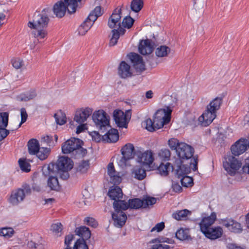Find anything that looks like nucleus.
Returning <instances> with one entry per match:
<instances>
[{
	"label": "nucleus",
	"instance_id": "nucleus-24",
	"mask_svg": "<svg viewBox=\"0 0 249 249\" xmlns=\"http://www.w3.org/2000/svg\"><path fill=\"white\" fill-rule=\"evenodd\" d=\"M139 51L142 55L150 54L153 50V47L151 45L149 39L142 40L139 45Z\"/></svg>",
	"mask_w": 249,
	"mask_h": 249
},
{
	"label": "nucleus",
	"instance_id": "nucleus-21",
	"mask_svg": "<svg viewBox=\"0 0 249 249\" xmlns=\"http://www.w3.org/2000/svg\"><path fill=\"white\" fill-rule=\"evenodd\" d=\"M223 226L233 232H240L242 231L241 224L232 219L226 218L222 220Z\"/></svg>",
	"mask_w": 249,
	"mask_h": 249
},
{
	"label": "nucleus",
	"instance_id": "nucleus-12",
	"mask_svg": "<svg viewBox=\"0 0 249 249\" xmlns=\"http://www.w3.org/2000/svg\"><path fill=\"white\" fill-rule=\"evenodd\" d=\"M42 172L44 176L49 177L47 182L48 187L52 190H58L60 188L57 178L58 174L48 170L46 166L43 167Z\"/></svg>",
	"mask_w": 249,
	"mask_h": 249
},
{
	"label": "nucleus",
	"instance_id": "nucleus-33",
	"mask_svg": "<svg viewBox=\"0 0 249 249\" xmlns=\"http://www.w3.org/2000/svg\"><path fill=\"white\" fill-rule=\"evenodd\" d=\"M28 152L30 155H35L40 148L38 141L35 139H32L28 142Z\"/></svg>",
	"mask_w": 249,
	"mask_h": 249
},
{
	"label": "nucleus",
	"instance_id": "nucleus-29",
	"mask_svg": "<svg viewBox=\"0 0 249 249\" xmlns=\"http://www.w3.org/2000/svg\"><path fill=\"white\" fill-rule=\"evenodd\" d=\"M118 139V131L117 129L114 128L107 130V132L102 136L103 141L107 142H115Z\"/></svg>",
	"mask_w": 249,
	"mask_h": 249
},
{
	"label": "nucleus",
	"instance_id": "nucleus-2",
	"mask_svg": "<svg viewBox=\"0 0 249 249\" xmlns=\"http://www.w3.org/2000/svg\"><path fill=\"white\" fill-rule=\"evenodd\" d=\"M176 153L179 160L191 159L190 164L193 170L196 171L197 169L198 156H193L194 153L193 147L184 142H180Z\"/></svg>",
	"mask_w": 249,
	"mask_h": 249
},
{
	"label": "nucleus",
	"instance_id": "nucleus-56",
	"mask_svg": "<svg viewBox=\"0 0 249 249\" xmlns=\"http://www.w3.org/2000/svg\"><path fill=\"white\" fill-rule=\"evenodd\" d=\"M134 20L130 16H126L122 21V25L124 28H130L134 24Z\"/></svg>",
	"mask_w": 249,
	"mask_h": 249
},
{
	"label": "nucleus",
	"instance_id": "nucleus-23",
	"mask_svg": "<svg viewBox=\"0 0 249 249\" xmlns=\"http://www.w3.org/2000/svg\"><path fill=\"white\" fill-rule=\"evenodd\" d=\"M170 240L167 239L166 240H163L162 238H158L151 240L147 243L148 247L150 249H169L170 246L167 245H162L160 243L162 242H167L170 243Z\"/></svg>",
	"mask_w": 249,
	"mask_h": 249
},
{
	"label": "nucleus",
	"instance_id": "nucleus-41",
	"mask_svg": "<svg viewBox=\"0 0 249 249\" xmlns=\"http://www.w3.org/2000/svg\"><path fill=\"white\" fill-rule=\"evenodd\" d=\"M143 5V0H132L131 2V9L136 12H139L141 10Z\"/></svg>",
	"mask_w": 249,
	"mask_h": 249
},
{
	"label": "nucleus",
	"instance_id": "nucleus-27",
	"mask_svg": "<svg viewBox=\"0 0 249 249\" xmlns=\"http://www.w3.org/2000/svg\"><path fill=\"white\" fill-rule=\"evenodd\" d=\"M118 74L122 78L131 77L132 73L130 66L125 61H122L118 68Z\"/></svg>",
	"mask_w": 249,
	"mask_h": 249
},
{
	"label": "nucleus",
	"instance_id": "nucleus-14",
	"mask_svg": "<svg viewBox=\"0 0 249 249\" xmlns=\"http://www.w3.org/2000/svg\"><path fill=\"white\" fill-rule=\"evenodd\" d=\"M249 147V141L246 139H240L231 146L232 155L238 156L245 152Z\"/></svg>",
	"mask_w": 249,
	"mask_h": 249
},
{
	"label": "nucleus",
	"instance_id": "nucleus-55",
	"mask_svg": "<svg viewBox=\"0 0 249 249\" xmlns=\"http://www.w3.org/2000/svg\"><path fill=\"white\" fill-rule=\"evenodd\" d=\"M73 249H89L86 241L83 239H77L75 243Z\"/></svg>",
	"mask_w": 249,
	"mask_h": 249
},
{
	"label": "nucleus",
	"instance_id": "nucleus-48",
	"mask_svg": "<svg viewBox=\"0 0 249 249\" xmlns=\"http://www.w3.org/2000/svg\"><path fill=\"white\" fill-rule=\"evenodd\" d=\"M159 156L162 160H168L171 156L170 151L167 148L161 149L159 152Z\"/></svg>",
	"mask_w": 249,
	"mask_h": 249
},
{
	"label": "nucleus",
	"instance_id": "nucleus-38",
	"mask_svg": "<svg viewBox=\"0 0 249 249\" xmlns=\"http://www.w3.org/2000/svg\"><path fill=\"white\" fill-rule=\"evenodd\" d=\"M51 153V149L47 147H40L39 150L37 151V153L35 154L36 157L41 160H46Z\"/></svg>",
	"mask_w": 249,
	"mask_h": 249
},
{
	"label": "nucleus",
	"instance_id": "nucleus-16",
	"mask_svg": "<svg viewBox=\"0 0 249 249\" xmlns=\"http://www.w3.org/2000/svg\"><path fill=\"white\" fill-rule=\"evenodd\" d=\"M93 110L90 107L81 108L76 110L74 117V121L78 124H83L90 116Z\"/></svg>",
	"mask_w": 249,
	"mask_h": 249
},
{
	"label": "nucleus",
	"instance_id": "nucleus-49",
	"mask_svg": "<svg viewBox=\"0 0 249 249\" xmlns=\"http://www.w3.org/2000/svg\"><path fill=\"white\" fill-rule=\"evenodd\" d=\"M144 124H145V128L149 131L152 132L157 129L154 120L152 121L150 118L147 119L144 121Z\"/></svg>",
	"mask_w": 249,
	"mask_h": 249
},
{
	"label": "nucleus",
	"instance_id": "nucleus-25",
	"mask_svg": "<svg viewBox=\"0 0 249 249\" xmlns=\"http://www.w3.org/2000/svg\"><path fill=\"white\" fill-rule=\"evenodd\" d=\"M177 168L176 169V174L178 178H180L185 175H187L191 171V165L188 166L187 165L182 164V161L177 160Z\"/></svg>",
	"mask_w": 249,
	"mask_h": 249
},
{
	"label": "nucleus",
	"instance_id": "nucleus-19",
	"mask_svg": "<svg viewBox=\"0 0 249 249\" xmlns=\"http://www.w3.org/2000/svg\"><path fill=\"white\" fill-rule=\"evenodd\" d=\"M108 196L110 199L114 200L113 203V206L114 208V204L115 202H118L122 201L120 200V199L122 198L123 193L122 189L119 187L114 185L110 187L109 189Z\"/></svg>",
	"mask_w": 249,
	"mask_h": 249
},
{
	"label": "nucleus",
	"instance_id": "nucleus-4",
	"mask_svg": "<svg viewBox=\"0 0 249 249\" xmlns=\"http://www.w3.org/2000/svg\"><path fill=\"white\" fill-rule=\"evenodd\" d=\"M82 141L79 139L72 138L65 142L62 145V151L64 154L75 152L83 157L87 153V150L82 147Z\"/></svg>",
	"mask_w": 249,
	"mask_h": 249
},
{
	"label": "nucleus",
	"instance_id": "nucleus-18",
	"mask_svg": "<svg viewBox=\"0 0 249 249\" xmlns=\"http://www.w3.org/2000/svg\"><path fill=\"white\" fill-rule=\"evenodd\" d=\"M216 112L207 107L205 111L199 117V121L204 126L209 125L216 117Z\"/></svg>",
	"mask_w": 249,
	"mask_h": 249
},
{
	"label": "nucleus",
	"instance_id": "nucleus-6",
	"mask_svg": "<svg viewBox=\"0 0 249 249\" xmlns=\"http://www.w3.org/2000/svg\"><path fill=\"white\" fill-rule=\"evenodd\" d=\"M71 160L65 156L59 157L56 163H51L46 166L49 170L53 171L57 174L61 171H69L73 167Z\"/></svg>",
	"mask_w": 249,
	"mask_h": 249
},
{
	"label": "nucleus",
	"instance_id": "nucleus-30",
	"mask_svg": "<svg viewBox=\"0 0 249 249\" xmlns=\"http://www.w3.org/2000/svg\"><path fill=\"white\" fill-rule=\"evenodd\" d=\"M36 95V90L32 89L26 92L18 95L16 96V99L18 101L27 102L34 99Z\"/></svg>",
	"mask_w": 249,
	"mask_h": 249
},
{
	"label": "nucleus",
	"instance_id": "nucleus-60",
	"mask_svg": "<svg viewBox=\"0 0 249 249\" xmlns=\"http://www.w3.org/2000/svg\"><path fill=\"white\" fill-rule=\"evenodd\" d=\"M51 230L55 233H59L62 230V225L60 223L53 224L51 226Z\"/></svg>",
	"mask_w": 249,
	"mask_h": 249
},
{
	"label": "nucleus",
	"instance_id": "nucleus-57",
	"mask_svg": "<svg viewBox=\"0 0 249 249\" xmlns=\"http://www.w3.org/2000/svg\"><path fill=\"white\" fill-rule=\"evenodd\" d=\"M20 116H21V122L16 128V129H18L19 128L22 124L25 123L28 118V114L25 108H21L20 109Z\"/></svg>",
	"mask_w": 249,
	"mask_h": 249
},
{
	"label": "nucleus",
	"instance_id": "nucleus-9",
	"mask_svg": "<svg viewBox=\"0 0 249 249\" xmlns=\"http://www.w3.org/2000/svg\"><path fill=\"white\" fill-rule=\"evenodd\" d=\"M172 110L168 108L166 110L165 109L158 110L154 116V121L157 129L161 128L164 124H168L171 119Z\"/></svg>",
	"mask_w": 249,
	"mask_h": 249
},
{
	"label": "nucleus",
	"instance_id": "nucleus-59",
	"mask_svg": "<svg viewBox=\"0 0 249 249\" xmlns=\"http://www.w3.org/2000/svg\"><path fill=\"white\" fill-rule=\"evenodd\" d=\"M13 66L16 69H20L23 65V61L20 58H17L12 60Z\"/></svg>",
	"mask_w": 249,
	"mask_h": 249
},
{
	"label": "nucleus",
	"instance_id": "nucleus-1",
	"mask_svg": "<svg viewBox=\"0 0 249 249\" xmlns=\"http://www.w3.org/2000/svg\"><path fill=\"white\" fill-rule=\"evenodd\" d=\"M48 10V9H44L40 13H35L33 20L28 23V27L33 29L32 35L38 41L45 38L48 35L47 28L50 19L49 15L46 12Z\"/></svg>",
	"mask_w": 249,
	"mask_h": 249
},
{
	"label": "nucleus",
	"instance_id": "nucleus-11",
	"mask_svg": "<svg viewBox=\"0 0 249 249\" xmlns=\"http://www.w3.org/2000/svg\"><path fill=\"white\" fill-rule=\"evenodd\" d=\"M142 200L139 198L130 199L128 201V203L124 200L115 202L114 204V209H118V208H121L122 210H126L128 208L138 209L142 207Z\"/></svg>",
	"mask_w": 249,
	"mask_h": 249
},
{
	"label": "nucleus",
	"instance_id": "nucleus-3",
	"mask_svg": "<svg viewBox=\"0 0 249 249\" xmlns=\"http://www.w3.org/2000/svg\"><path fill=\"white\" fill-rule=\"evenodd\" d=\"M103 13L101 6H96L78 28L80 35L83 36L91 28L97 18Z\"/></svg>",
	"mask_w": 249,
	"mask_h": 249
},
{
	"label": "nucleus",
	"instance_id": "nucleus-52",
	"mask_svg": "<svg viewBox=\"0 0 249 249\" xmlns=\"http://www.w3.org/2000/svg\"><path fill=\"white\" fill-rule=\"evenodd\" d=\"M180 178V182L183 186L187 187L189 186H192L193 184V180L192 178L185 175Z\"/></svg>",
	"mask_w": 249,
	"mask_h": 249
},
{
	"label": "nucleus",
	"instance_id": "nucleus-13",
	"mask_svg": "<svg viewBox=\"0 0 249 249\" xmlns=\"http://www.w3.org/2000/svg\"><path fill=\"white\" fill-rule=\"evenodd\" d=\"M138 162L142 165L149 166L153 162L154 158L151 150L144 152L137 151L135 153Z\"/></svg>",
	"mask_w": 249,
	"mask_h": 249
},
{
	"label": "nucleus",
	"instance_id": "nucleus-15",
	"mask_svg": "<svg viewBox=\"0 0 249 249\" xmlns=\"http://www.w3.org/2000/svg\"><path fill=\"white\" fill-rule=\"evenodd\" d=\"M128 56L137 72H141L145 70V64L142 56L135 53H131Z\"/></svg>",
	"mask_w": 249,
	"mask_h": 249
},
{
	"label": "nucleus",
	"instance_id": "nucleus-46",
	"mask_svg": "<svg viewBox=\"0 0 249 249\" xmlns=\"http://www.w3.org/2000/svg\"><path fill=\"white\" fill-rule=\"evenodd\" d=\"M9 114L4 112L0 113V127L5 128L8 125Z\"/></svg>",
	"mask_w": 249,
	"mask_h": 249
},
{
	"label": "nucleus",
	"instance_id": "nucleus-28",
	"mask_svg": "<svg viewBox=\"0 0 249 249\" xmlns=\"http://www.w3.org/2000/svg\"><path fill=\"white\" fill-rule=\"evenodd\" d=\"M67 10V5H66L65 1H63L60 0L56 3L53 8L54 14L58 18L63 17Z\"/></svg>",
	"mask_w": 249,
	"mask_h": 249
},
{
	"label": "nucleus",
	"instance_id": "nucleus-35",
	"mask_svg": "<svg viewBox=\"0 0 249 249\" xmlns=\"http://www.w3.org/2000/svg\"><path fill=\"white\" fill-rule=\"evenodd\" d=\"M171 49L165 45H161L157 47L155 50V54L159 57L167 56L170 53Z\"/></svg>",
	"mask_w": 249,
	"mask_h": 249
},
{
	"label": "nucleus",
	"instance_id": "nucleus-31",
	"mask_svg": "<svg viewBox=\"0 0 249 249\" xmlns=\"http://www.w3.org/2000/svg\"><path fill=\"white\" fill-rule=\"evenodd\" d=\"M76 234L81 238L79 239H83L85 241L90 237L91 233L89 229L86 226H80L75 229Z\"/></svg>",
	"mask_w": 249,
	"mask_h": 249
},
{
	"label": "nucleus",
	"instance_id": "nucleus-58",
	"mask_svg": "<svg viewBox=\"0 0 249 249\" xmlns=\"http://www.w3.org/2000/svg\"><path fill=\"white\" fill-rule=\"evenodd\" d=\"M84 223L87 225L95 228L97 226L98 224L95 219L92 217H87L84 219Z\"/></svg>",
	"mask_w": 249,
	"mask_h": 249
},
{
	"label": "nucleus",
	"instance_id": "nucleus-20",
	"mask_svg": "<svg viewBox=\"0 0 249 249\" xmlns=\"http://www.w3.org/2000/svg\"><path fill=\"white\" fill-rule=\"evenodd\" d=\"M216 218V215L214 213L209 216L203 218L199 224L201 231L203 233L212 228L211 226L215 222Z\"/></svg>",
	"mask_w": 249,
	"mask_h": 249
},
{
	"label": "nucleus",
	"instance_id": "nucleus-32",
	"mask_svg": "<svg viewBox=\"0 0 249 249\" xmlns=\"http://www.w3.org/2000/svg\"><path fill=\"white\" fill-rule=\"evenodd\" d=\"M134 150L133 145L128 143L122 148L121 151L122 155L125 156L126 158L131 159L133 158L134 154H135L136 152H134Z\"/></svg>",
	"mask_w": 249,
	"mask_h": 249
},
{
	"label": "nucleus",
	"instance_id": "nucleus-40",
	"mask_svg": "<svg viewBox=\"0 0 249 249\" xmlns=\"http://www.w3.org/2000/svg\"><path fill=\"white\" fill-rule=\"evenodd\" d=\"M176 237L180 240H185L190 238L189 231L188 229H183L182 228L178 230L176 232Z\"/></svg>",
	"mask_w": 249,
	"mask_h": 249
},
{
	"label": "nucleus",
	"instance_id": "nucleus-36",
	"mask_svg": "<svg viewBox=\"0 0 249 249\" xmlns=\"http://www.w3.org/2000/svg\"><path fill=\"white\" fill-rule=\"evenodd\" d=\"M191 212L187 210L184 209L177 211L172 214L173 217L177 220H182L186 218L188 215H190Z\"/></svg>",
	"mask_w": 249,
	"mask_h": 249
},
{
	"label": "nucleus",
	"instance_id": "nucleus-8",
	"mask_svg": "<svg viewBox=\"0 0 249 249\" xmlns=\"http://www.w3.org/2000/svg\"><path fill=\"white\" fill-rule=\"evenodd\" d=\"M31 193V189L28 184H24L21 188L13 191L9 199V202L13 205H17L24 199L26 195Z\"/></svg>",
	"mask_w": 249,
	"mask_h": 249
},
{
	"label": "nucleus",
	"instance_id": "nucleus-43",
	"mask_svg": "<svg viewBox=\"0 0 249 249\" xmlns=\"http://www.w3.org/2000/svg\"><path fill=\"white\" fill-rule=\"evenodd\" d=\"M15 231L10 227H4L0 229V236H4L6 238H9L13 236Z\"/></svg>",
	"mask_w": 249,
	"mask_h": 249
},
{
	"label": "nucleus",
	"instance_id": "nucleus-61",
	"mask_svg": "<svg viewBox=\"0 0 249 249\" xmlns=\"http://www.w3.org/2000/svg\"><path fill=\"white\" fill-rule=\"evenodd\" d=\"M42 142H46L47 145L49 146H53L54 145L53 142V137L50 136H45L42 138L41 139Z\"/></svg>",
	"mask_w": 249,
	"mask_h": 249
},
{
	"label": "nucleus",
	"instance_id": "nucleus-62",
	"mask_svg": "<svg viewBox=\"0 0 249 249\" xmlns=\"http://www.w3.org/2000/svg\"><path fill=\"white\" fill-rule=\"evenodd\" d=\"M172 189L176 193H180L182 191V188L178 182H172Z\"/></svg>",
	"mask_w": 249,
	"mask_h": 249
},
{
	"label": "nucleus",
	"instance_id": "nucleus-47",
	"mask_svg": "<svg viewBox=\"0 0 249 249\" xmlns=\"http://www.w3.org/2000/svg\"><path fill=\"white\" fill-rule=\"evenodd\" d=\"M18 163L21 170L25 172H28L31 170L30 164L23 159H19Z\"/></svg>",
	"mask_w": 249,
	"mask_h": 249
},
{
	"label": "nucleus",
	"instance_id": "nucleus-42",
	"mask_svg": "<svg viewBox=\"0 0 249 249\" xmlns=\"http://www.w3.org/2000/svg\"><path fill=\"white\" fill-rule=\"evenodd\" d=\"M110 38L108 45L110 47L114 46L117 44L118 40L120 37L118 30L113 29L111 31Z\"/></svg>",
	"mask_w": 249,
	"mask_h": 249
},
{
	"label": "nucleus",
	"instance_id": "nucleus-54",
	"mask_svg": "<svg viewBox=\"0 0 249 249\" xmlns=\"http://www.w3.org/2000/svg\"><path fill=\"white\" fill-rule=\"evenodd\" d=\"M180 142L178 139L172 138L169 140L168 145L172 150H176V152H177Z\"/></svg>",
	"mask_w": 249,
	"mask_h": 249
},
{
	"label": "nucleus",
	"instance_id": "nucleus-37",
	"mask_svg": "<svg viewBox=\"0 0 249 249\" xmlns=\"http://www.w3.org/2000/svg\"><path fill=\"white\" fill-rule=\"evenodd\" d=\"M222 103V98L221 97H216L212 101L207 107L211 109L212 111L216 112V111L220 108Z\"/></svg>",
	"mask_w": 249,
	"mask_h": 249
},
{
	"label": "nucleus",
	"instance_id": "nucleus-39",
	"mask_svg": "<svg viewBox=\"0 0 249 249\" xmlns=\"http://www.w3.org/2000/svg\"><path fill=\"white\" fill-rule=\"evenodd\" d=\"M67 5V11L69 13L72 14L75 12L78 6V2H80L81 0H64Z\"/></svg>",
	"mask_w": 249,
	"mask_h": 249
},
{
	"label": "nucleus",
	"instance_id": "nucleus-34",
	"mask_svg": "<svg viewBox=\"0 0 249 249\" xmlns=\"http://www.w3.org/2000/svg\"><path fill=\"white\" fill-rule=\"evenodd\" d=\"M174 169V167L170 163L167 162L166 164L161 163L158 168L157 170L161 176H167L169 172L173 171Z\"/></svg>",
	"mask_w": 249,
	"mask_h": 249
},
{
	"label": "nucleus",
	"instance_id": "nucleus-63",
	"mask_svg": "<svg viewBox=\"0 0 249 249\" xmlns=\"http://www.w3.org/2000/svg\"><path fill=\"white\" fill-rule=\"evenodd\" d=\"M165 227L164 223L163 222L157 224L151 230V231H157L159 232L161 231Z\"/></svg>",
	"mask_w": 249,
	"mask_h": 249
},
{
	"label": "nucleus",
	"instance_id": "nucleus-64",
	"mask_svg": "<svg viewBox=\"0 0 249 249\" xmlns=\"http://www.w3.org/2000/svg\"><path fill=\"white\" fill-rule=\"evenodd\" d=\"M129 160V158H126L125 156L122 155V157L119 160L118 164L121 167L125 166L127 161Z\"/></svg>",
	"mask_w": 249,
	"mask_h": 249
},
{
	"label": "nucleus",
	"instance_id": "nucleus-45",
	"mask_svg": "<svg viewBox=\"0 0 249 249\" xmlns=\"http://www.w3.org/2000/svg\"><path fill=\"white\" fill-rule=\"evenodd\" d=\"M89 167V160H83L80 162L76 168L77 172L83 174L87 172Z\"/></svg>",
	"mask_w": 249,
	"mask_h": 249
},
{
	"label": "nucleus",
	"instance_id": "nucleus-51",
	"mask_svg": "<svg viewBox=\"0 0 249 249\" xmlns=\"http://www.w3.org/2000/svg\"><path fill=\"white\" fill-rule=\"evenodd\" d=\"M143 202L142 208H146L149 206L154 205L156 203L157 199L153 197H147L142 200Z\"/></svg>",
	"mask_w": 249,
	"mask_h": 249
},
{
	"label": "nucleus",
	"instance_id": "nucleus-22",
	"mask_svg": "<svg viewBox=\"0 0 249 249\" xmlns=\"http://www.w3.org/2000/svg\"><path fill=\"white\" fill-rule=\"evenodd\" d=\"M123 7V5L119 9L117 8L115 9L110 17L108 21V26L110 28L112 29L114 28L117 24L119 26V22H121V11Z\"/></svg>",
	"mask_w": 249,
	"mask_h": 249
},
{
	"label": "nucleus",
	"instance_id": "nucleus-10",
	"mask_svg": "<svg viewBox=\"0 0 249 249\" xmlns=\"http://www.w3.org/2000/svg\"><path fill=\"white\" fill-rule=\"evenodd\" d=\"M131 116V110H127L125 113L121 110H115L113 113L116 124L118 127L121 128H127Z\"/></svg>",
	"mask_w": 249,
	"mask_h": 249
},
{
	"label": "nucleus",
	"instance_id": "nucleus-44",
	"mask_svg": "<svg viewBox=\"0 0 249 249\" xmlns=\"http://www.w3.org/2000/svg\"><path fill=\"white\" fill-rule=\"evenodd\" d=\"M56 123L59 125H63L66 123L65 114L61 111L54 115Z\"/></svg>",
	"mask_w": 249,
	"mask_h": 249
},
{
	"label": "nucleus",
	"instance_id": "nucleus-7",
	"mask_svg": "<svg viewBox=\"0 0 249 249\" xmlns=\"http://www.w3.org/2000/svg\"><path fill=\"white\" fill-rule=\"evenodd\" d=\"M223 165L228 175L233 176L236 174L241 167L242 162L232 155L230 154L225 156L223 161Z\"/></svg>",
	"mask_w": 249,
	"mask_h": 249
},
{
	"label": "nucleus",
	"instance_id": "nucleus-50",
	"mask_svg": "<svg viewBox=\"0 0 249 249\" xmlns=\"http://www.w3.org/2000/svg\"><path fill=\"white\" fill-rule=\"evenodd\" d=\"M135 178L140 180H142L146 177L145 170L142 168L136 169L134 171Z\"/></svg>",
	"mask_w": 249,
	"mask_h": 249
},
{
	"label": "nucleus",
	"instance_id": "nucleus-17",
	"mask_svg": "<svg viewBox=\"0 0 249 249\" xmlns=\"http://www.w3.org/2000/svg\"><path fill=\"white\" fill-rule=\"evenodd\" d=\"M115 212L112 213L114 225L118 228L122 227L125 224L127 216L121 208L114 209Z\"/></svg>",
	"mask_w": 249,
	"mask_h": 249
},
{
	"label": "nucleus",
	"instance_id": "nucleus-53",
	"mask_svg": "<svg viewBox=\"0 0 249 249\" xmlns=\"http://www.w3.org/2000/svg\"><path fill=\"white\" fill-rule=\"evenodd\" d=\"M109 181L110 183L115 185H118L122 181V178L119 173H115L109 176Z\"/></svg>",
	"mask_w": 249,
	"mask_h": 249
},
{
	"label": "nucleus",
	"instance_id": "nucleus-5",
	"mask_svg": "<svg viewBox=\"0 0 249 249\" xmlns=\"http://www.w3.org/2000/svg\"><path fill=\"white\" fill-rule=\"evenodd\" d=\"M92 118L100 133H104L110 127L109 119L104 110H99L95 111Z\"/></svg>",
	"mask_w": 249,
	"mask_h": 249
},
{
	"label": "nucleus",
	"instance_id": "nucleus-26",
	"mask_svg": "<svg viewBox=\"0 0 249 249\" xmlns=\"http://www.w3.org/2000/svg\"><path fill=\"white\" fill-rule=\"evenodd\" d=\"M203 233L207 238L211 240H215L222 236L223 230L220 227H215L209 229Z\"/></svg>",
	"mask_w": 249,
	"mask_h": 249
}]
</instances>
